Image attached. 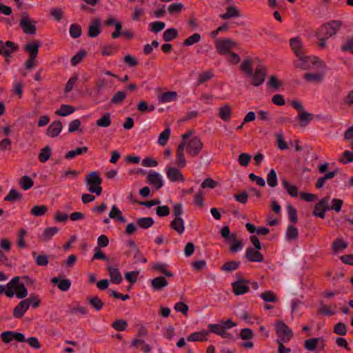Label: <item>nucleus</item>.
<instances>
[{"label": "nucleus", "instance_id": "1", "mask_svg": "<svg viewBox=\"0 0 353 353\" xmlns=\"http://www.w3.org/2000/svg\"><path fill=\"white\" fill-rule=\"evenodd\" d=\"M14 295L20 299L28 295V290L19 276H14L7 283L6 296L12 298Z\"/></svg>", "mask_w": 353, "mask_h": 353}, {"label": "nucleus", "instance_id": "2", "mask_svg": "<svg viewBox=\"0 0 353 353\" xmlns=\"http://www.w3.org/2000/svg\"><path fill=\"white\" fill-rule=\"evenodd\" d=\"M236 326V323L233 322L231 319L226 321H221L219 323L209 324L207 330L210 333H214L222 337L223 339H230L232 335L226 332L232 327Z\"/></svg>", "mask_w": 353, "mask_h": 353}, {"label": "nucleus", "instance_id": "3", "mask_svg": "<svg viewBox=\"0 0 353 353\" xmlns=\"http://www.w3.org/2000/svg\"><path fill=\"white\" fill-rule=\"evenodd\" d=\"M88 190L91 193H95L97 196L101 194L102 188L101 186L102 179L96 171L88 174L85 179Z\"/></svg>", "mask_w": 353, "mask_h": 353}, {"label": "nucleus", "instance_id": "4", "mask_svg": "<svg viewBox=\"0 0 353 353\" xmlns=\"http://www.w3.org/2000/svg\"><path fill=\"white\" fill-rule=\"evenodd\" d=\"M274 328L277 335L276 342L288 343L293 338L292 330L283 321H276Z\"/></svg>", "mask_w": 353, "mask_h": 353}, {"label": "nucleus", "instance_id": "5", "mask_svg": "<svg viewBox=\"0 0 353 353\" xmlns=\"http://www.w3.org/2000/svg\"><path fill=\"white\" fill-rule=\"evenodd\" d=\"M267 76V69L262 65H258L254 72L251 73L250 78L251 84L254 87H259L265 82V77Z\"/></svg>", "mask_w": 353, "mask_h": 353}, {"label": "nucleus", "instance_id": "6", "mask_svg": "<svg viewBox=\"0 0 353 353\" xmlns=\"http://www.w3.org/2000/svg\"><path fill=\"white\" fill-rule=\"evenodd\" d=\"M218 53L221 55L230 53L231 50L236 46V43L230 39H216L214 43Z\"/></svg>", "mask_w": 353, "mask_h": 353}, {"label": "nucleus", "instance_id": "7", "mask_svg": "<svg viewBox=\"0 0 353 353\" xmlns=\"http://www.w3.org/2000/svg\"><path fill=\"white\" fill-rule=\"evenodd\" d=\"M203 148V143L198 137L190 138L186 143V152L191 157H196Z\"/></svg>", "mask_w": 353, "mask_h": 353}, {"label": "nucleus", "instance_id": "8", "mask_svg": "<svg viewBox=\"0 0 353 353\" xmlns=\"http://www.w3.org/2000/svg\"><path fill=\"white\" fill-rule=\"evenodd\" d=\"M341 26L342 23L341 21H331L330 22L323 25L321 27L320 32L323 35L325 36L326 38H330L336 34Z\"/></svg>", "mask_w": 353, "mask_h": 353}, {"label": "nucleus", "instance_id": "9", "mask_svg": "<svg viewBox=\"0 0 353 353\" xmlns=\"http://www.w3.org/2000/svg\"><path fill=\"white\" fill-rule=\"evenodd\" d=\"M249 283V280L238 279L232 283L234 294L239 296L248 293L250 290Z\"/></svg>", "mask_w": 353, "mask_h": 353}, {"label": "nucleus", "instance_id": "10", "mask_svg": "<svg viewBox=\"0 0 353 353\" xmlns=\"http://www.w3.org/2000/svg\"><path fill=\"white\" fill-rule=\"evenodd\" d=\"M330 199L329 196H325L315 205L313 211L314 216L321 219L325 218V212L329 209Z\"/></svg>", "mask_w": 353, "mask_h": 353}, {"label": "nucleus", "instance_id": "11", "mask_svg": "<svg viewBox=\"0 0 353 353\" xmlns=\"http://www.w3.org/2000/svg\"><path fill=\"white\" fill-rule=\"evenodd\" d=\"M1 339L6 343H9L12 341L17 342H24L26 341L23 334L14 331L3 332L1 334Z\"/></svg>", "mask_w": 353, "mask_h": 353}, {"label": "nucleus", "instance_id": "12", "mask_svg": "<svg viewBox=\"0 0 353 353\" xmlns=\"http://www.w3.org/2000/svg\"><path fill=\"white\" fill-rule=\"evenodd\" d=\"M35 23L36 22L31 20L28 16H23L19 21V26L24 33L27 34H35Z\"/></svg>", "mask_w": 353, "mask_h": 353}, {"label": "nucleus", "instance_id": "13", "mask_svg": "<svg viewBox=\"0 0 353 353\" xmlns=\"http://www.w3.org/2000/svg\"><path fill=\"white\" fill-rule=\"evenodd\" d=\"M18 49V46L12 41H7L3 43L0 41V54L6 57H10L11 54L17 52Z\"/></svg>", "mask_w": 353, "mask_h": 353}, {"label": "nucleus", "instance_id": "14", "mask_svg": "<svg viewBox=\"0 0 353 353\" xmlns=\"http://www.w3.org/2000/svg\"><path fill=\"white\" fill-rule=\"evenodd\" d=\"M147 181L150 185L154 186L157 190L161 188L163 185L162 176L154 170H150L148 172Z\"/></svg>", "mask_w": 353, "mask_h": 353}, {"label": "nucleus", "instance_id": "15", "mask_svg": "<svg viewBox=\"0 0 353 353\" xmlns=\"http://www.w3.org/2000/svg\"><path fill=\"white\" fill-rule=\"evenodd\" d=\"M166 175L171 182H183L185 181V178L179 169L174 167L166 168Z\"/></svg>", "mask_w": 353, "mask_h": 353}, {"label": "nucleus", "instance_id": "16", "mask_svg": "<svg viewBox=\"0 0 353 353\" xmlns=\"http://www.w3.org/2000/svg\"><path fill=\"white\" fill-rule=\"evenodd\" d=\"M290 46L296 56H301L305 54L303 43L300 37H296L290 40Z\"/></svg>", "mask_w": 353, "mask_h": 353}, {"label": "nucleus", "instance_id": "17", "mask_svg": "<svg viewBox=\"0 0 353 353\" xmlns=\"http://www.w3.org/2000/svg\"><path fill=\"white\" fill-rule=\"evenodd\" d=\"M245 257L249 261L252 262H263L264 260L262 254L252 247H248L246 249Z\"/></svg>", "mask_w": 353, "mask_h": 353}, {"label": "nucleus", "instance_id": "18", "mask_svg": "<svg viewBox=\"0 0 353 353\" xmlns=\"http://www.w3.org/2000/svg\"><path fill=\"white\" fill-rule=\"evenodd\" d=\"M62 123L60 121L52 122L46 130V134L50 137H57L62 130Z\"/></svg>", "mask_w": 353, "mask_h": 353}, {"label": "nucleus", "instance_id": "19", "mask_svg": "<svg viewBox=\"0 0 353 353\" xmlns=\"http://www.w3.org/2000/svg\"><path fill=\"white\" fill-rule=\"evenodd\" d=\"M29 309V303L25 299L20 301L13 310V316L14 318H21L26 311Z\"/></svg>", "mask_w": 353, "mask_h": 353}, {"label": "nucleus", "instance_id": "20", "mask_svg": "<svg viewBox=\"0 0 353 353\" xmlns=\"http://www.w3.org/2000/svg\"><path fill=\"white\" fill-rule=\"evenodd\" d=\"M107 270L109 272L110 281L112 283L114 284H119L121 283L123 279L117 268L107 265Z\"/></svg>", "mask_w": 353, "mask_h": 353}, {"label": "nucleus", "instance_id": "21", "mask_svg": "<svg viewBox=\"0 0 353 353\" xmlns=\"http://www.w3.org/2000/svg\"><path fill=\"white\" fill-rule=\"evenodd\" d=\"M209 335V332L207 330H203L200 332H195L190 334L188 338V341L191 342H196V341H206L208 340V336Z\"/></svg>", "mask_w": 353, "mask_h": 353}, {"label": "nucleus", "instance_id": "22", "mask_svg": "<svg viewBox=\"0 0 353 353\" xmlns=\"http://www.w3.org/2000/svg\"><path fill=\"white\" fill-rule=\"evenodd\" d=\"M51 282L57 285L58 288L63 292H67L70 286L71 282L67 279H59L58 277H52Z\"/></svg>", "mask_w": 353, "mask_h": 353}, {"label": "nucleus", "instance_id": "23", "mask_svg": "<svg viewBox=\"0 0 353 353\" xmlns=\"http://www.w3.org/2000/svg\"><path fill=\"white\" fill-rule=\"evenodd\" d=\"M296 119L299 121L300 126L306 127L314 119V114L305 110L301 112H298Z\"/></svg>", "mask_w": 353, "mask_h": 353}, {"label": "nucleus", "instance_id": "24", "mask_svg": "<svg viewBox=\"0 0 353 353\" xmlns=\"http://www.w3.org/2000/svg\"><path fill=\"white\" fill-rule=\"evenodd\" d=\"M297 60L294 61V65L296 68H300L303 70H306L310 68L309 61L311 59L310 57H307L305 54L301 56H296Z\"/></svg>", "mask_w": 353, "mask_h": 353}, {"label": "nucleus", "instance_id": "25", "mask_svg": "<svg viewBox=\"0 0 353 353\" xmlns=\"http://www.w3.org/2000/svg\"><path fill=\"white\" fill-rule=\"evenodd\" d=\"M109 217L114 221H120L122 223L126 222V219L123 216L122 212L115 205H112L109 212Z\"/></svg>", "mask_w": 353, "mask_h": 353}, {"label": "nucleus", "instance_id": "26", "mask_svg": "<svg viewBox=\"0 0 353 353\" xmlns=\"http://www.w3.org/2000/svg\"><path fill=\"white\" fill-rule=\"evenodd\" d=\"M168 282L164 276H160L151 281V286L155 291H160L168 286Z\"/></svg>", "mask_w": 353, "mask_h": 353}, {"label": "nucleus", "instance_id": "27", "mask_svg": "<svg viewBox=\"0 0 353 353\" xmlns=\"http://www.w3.org/2000/svg\"><path fill=\"white\" fill-rule=\"evenodd\" d=\"M100 28V19H94L88 27V36L91 38L97 37L101 32Z\"/></svg>", "mask_w": 353, "mask_h": 353}, {"label": "nucleus", "instance_id": "28", "mask_svg": "<svg viewBox=\"0 0 353 353\" xmlns=\"http://www.w3.org/2000/svg\"><path fill=\"white\" fill-rule=\"evenodd\" d=\"M285 239L289 242L294 241L298 239L299 230L293 225H289L285 232Z\"/></svg>", "mask_w": 353, "mask_h": 353}, {"label": "nucleus", "instance_id": "29", "mask_svg": "<svg viewBox=\"0 0 353 353\" xmlns=\"http://www.w3.org/2000/svg\"><path fill=\"white\" fill-rule=\"evenodd\" d=\"M59 231V229L57 227L47 228L43 230L42 234L40 236V239L43 241H49L52 238V236L58 233Z\"/></svg>", "mask_w": 353, "mask_h": 353}, {"label": "nucleus", "instance_id": "30", "mask_svg": "<svg viewBox=\"0 0 353 353\" xmlns=\"http://www.w3.org/2000/svg\"><path fill=\"white\" fill-rule=\"evenodd\" d=\"M176 98V92H166L158 96V101L159 103H169L175 101Z\"/></svg>", "mask_w": 353, "mask_h": 353}, {"label": "nucleus", "instance_id": "31", "mask_svg": "<svg viewBox=\"0 0 353 353\" xmlns=\"http://www.w3.org/2000/svg\"><path fill=\"white\" fill-rule=\"evenodd\" d=\"M232 109L228 104H225L219 109V117L224 121H229L231 119Z\"/></svg>", "mask_w": 353, "mask_h": 353}, {"label": "nucleus", "instance_id": "32", "mask_svg": "<svg viewBox=\"0 0 353 353\" xmlns=\"http://www.w3.org/2000/svg\"><path fill=\"white\" fill-rule=\"evenodd\" d=\"M219 17L221 19L224 20L230 18L239 17H240V12L236 7L231 6L226 9L225 13L221 14Z\"/></svg>", "mask_w": 353, "mask_h": 353}, {"label": "nucleus", "instance_id": "33", "mask_svg": "<svg viewBox=\"0 0 353 353\" xmlns=\"http://www.w3.org/2000/svg\"><path fill=\"white\" fill-rule=\"evenodd\" d=\"M40 43L38 41L28 43L24 46V50L30 54V57H37L39 52Z\"/></svg>", "mask_w": 353, "mask_h": 353}, {"label": "nucleus", "instance_id": "34", "mask_svg": "<svg viewBox=\"0 0 353 353\" xmlns=\"http://www.w3.org/2000/svg\"><path fill=\"white\" fill-rule=\"evenodd\" d=\"M170 227L179 234H182L185 230L184 221L183 219H174L170 223Z\"/></svg>", "mask_w": 353, "mask_h": 353}, {"label": "nucleus", "instance_id": "35", "mask_svg": "<svg viewBox=\"0 0 353 353\" xmlns=\"http://www.w3.org/2000/svg\"><path fill=\"white\" fill-rule=\"evenodd\" d=\"M75 111L73 106L70 105L63 104L60 106L59 109L56 110L55 114L57 116L67 117L72 114Z\"/></svg>", "mask_w": 353, "mask_h": 353}, {"label": "nucleus", "instance_id": "36", "mask_svg": "<svg viewBox=\"0 0 353 353\" xmlns=\"http://www.w3.org/2000/svg\"><path fill=\"white\" fill-rule=\"evenodd\" d=\"M131 344L135 348H140L145 353H150L151 352V347L143 340L135 339L132 341Z\"/></svg>", "mask_w": 353, "mask_h": 353}, {"label": "nucleus", "instance_id": "37", "mask_svg": "<svg viewBox=\"0 0 353 353\" xmlns=\"http://www.w3.org/2000/svg\"><path fill=\"white\" fill-rule=\"evenodd\" d=\"M241 262L238 261H230L225 262L221 268V270L224 272H230L234 271L239 268Z\"/></svg>", "mask_w": 353, "mask_h": 353}, {"label": "nucleus", "instance_id": "38", "mask_svg": "<svg viewBox=\"0 0 353 353\" xmlns=\"http://www.w3.org/2000/svg\"><path fill=\"white\" fill-rule=\"evenodd\" d=\"M282 185L286 192L292 197H296L298 195V188L292 185L289 181L285 179L282 180Z\"/></svg>", "mask_w": 353, "mask_h": 353}, {"label": "nucleus", "instance_id": "39", "mask_svg": "<svg viewBox=\"0 0 353 353\" xmlns=\"http://www.w3.org/2000/svg\"><path fill=\"white\" fill-rule=\"evenodd\" d=\"M32 256L34 258L35 263L39 266H46L49 263V257L46 254L37 255L35 252H32Z\"/></svg>", "mask_w": 353, "mask_h": 353}, {"label": "nucleus", "instance_id": "40", "mask_svg": "<svg viewBox=\"0 0 353 353\" xmlns=\"http://www.w3.org/2000/svg\"><path fill=\"white\" fill-rule=\"evenodd\" d=\"M88 150V148L86 146L81 147V148H77L75 150H70L68 152H67L65 155V158L66 159H72L74 158L75 157L78 155H81L83 153L87 152Z\"/></svg>", "mask_w": 353, "mask_h": 353}, {"label": "nucleus", "instance_id": "41", "mask_svg": "<svg viewBox=\"0 0 353 353\" xmlns=\"http://www.w3.org/2000/svg\"><path fill=\"white\" fill-rule=\"evenodd\" d=\"M111 121L110 114L107 112L97 120L96 124L99 127L108 128L110 125Z\"/></svg>", "mask_w": 353, "mask_h": 353}, {"label": "nucleus", "instance_id": "42", "mask_svg": "<svg viewBox=\"0 0 353 353\" xmlns=\"http://www.w3.org/2000/svg\"><path fill=\"white\" fill-rule=\"evenodd\" d=\"M303 79L308 82H321L323 79V74L321 73H305Z\"/></svg>", "mask_w": 353, "mask_h": 353}, {"label": "nucleus", "instance_id": "43", "mask_svg": "<svg viewBox=\"0 0 353 353\" xmlns=\"http://www.w3.org/2000/svg\"><path fill=\"white\" fill-rule=\"evenodd\" d=\"M178 31L174 28H168L163 32V39L166 41H171L178 37Z\"/></svg>", "mask_w": 353, "mask_h": 353}, {"label": "nucleus", "instance_id": "44", "mask_svg": "<svg viewBox=\"0 0 353 353\" xmlns=\"http://www.w3.org/2000/svg\"><path fill=\"white\" fill-rule=\"evenodd\" d=\"M252 61L251 59L247 58L245 59L241 65V70L244 72V74L248 77L251 75L252 71Z\"/></svg>", "mask_w": 353, "mask_h": 353}, {"label": "nucleus", "instance_id": "45", "mask_svg": "<svg viewBox=\"0 0 353 353\" xmlns=\"http://www.w3.org/2000/svg\"><path fill=\"white\" fill-rule=\"evenodd\" d=\"M154 223V220L150 217L139 218L137 220V225L142 229L150 228Z\"/></svg>", "mask_w": 353, "mask_h": 353}, {"label": "nucleus", "instance_id": "46", "mask_svg": "<svg viewBox=\"0 0 353 353\" xmlns=\"http://www.w3.org/2000/svg\"><path fill=\"white\" fill-rule=\"evenodd\" d=\"M22 199V195L15 189H11L8 194L4 198V201L10 202H15Z\"/></svg>", "mask_w": 353, "mask_h": 353}, {"label": "nucleus", "instance_id": "47", "mask_svg": "<svg viewBox=\"0 0 353 353\" xmlns=\"http://www.w3.org/2000/svg\"><path fill=\"white\" fill-rule=\"evenodd\" d=\"M220 232L222 237L228 241H234L236 240V234H230V230L228 225L223 226Z\"/></svg>", "mask_w": 353, "mask_h": 353}, {"label": "nucleus", "instance_id": "48", "mask_svg": "<svg viewBox=\"0 0 353 353\" xmlns=\"http://www.w3.org/2000/svg\"><path fill=\"white\" fill-rule=\"evenodd\" d=\"M88 302L90 306L97 311H100L104 305L103 302L97 296L89 298Z\"/></svg>", "mask_w": 353, "mask_h": 353}, {"label": "nucleus", "instance_id": "49", "mask_svg": "<svg viewBox=\"0 0 353 353\" xmlns=\"http://www.w3.org/2000/svg\"><path fill=\"white\" fill-rule=\"evenodd\" d=\"M52 154V150L50 146L47 145L43 148L39 154L38 158L41 163H45L50 159Z\"/></svg>", "mask_w": 353, "mask_h": 353}, {"label": "nucleus", "instance_id": "50", "mask_svg": "<svg viewBox=\"0 0 353 353\" xmlns=\"http://www.w3.org/2000/svg\"><path fill=\"white\" fill-rule=\"evenodd\" d=\"M171 130L169 127L165 128L160 134L158 139V143L164 146L168 143V141L170 137Z\"/></svg>", "mask_w": 353, "mask_h": 353}, {"label": "nucleus", "instance_id": "51", "mask_svg": "<svg viewBox=\"0 0 353 353\" xmlns=\"http://www.w3.org/2000/svg\"><path fill=\"white\" fill-rule=\"evenodd\" d=\"M48 211V208L44 205H34L32 207L30 211V214L34 216H43Z\"/></svg>", "mask_w": 353, "mask_h": 353}, {"label": "nucleus", "instance_id": "52", "mask_svg": "<svg viewBox=\"0 0 353 353\" xmlns=\"http://www.w3.org/2000/svg\"><path fill=\"white\" fill-rule=\"evenodd\" d=\"M153 269L159 271V272L165 274L168 277H172L173 273L168 270V265L165 263H158L153 265Z\"/></svg>", "mask_w": 353, "mask_h": 353}, {"label": "nucleus", "instance_id": "53", "mask_svg": "<svg viewBox=\"0 0 353 353\" xmlns=\"http://www.w3.org/2000/svg\"><path fill=\"white\" fill-rule=\"evenodd\" d=\"M321 338H312L305 341L304 346L308 351H314L317 347Z\"/></svg>", "mask_w": 353, "mask_h": 353}, {"label": "nucleus", "instance_id": "54", "mask_svg": "<svg viewBox=\"0 0 353 353\" xmlns=\"http://www.w3.org/2000/svg\"><path fill=\"white\" fill-rule=\"evenodd\" d=\"M19 184L24 190H28L33 186L34 181L29 176H23L20 179Z\"/></svg>", "mask_w": 353, "mask_h": 353}, {"label": "nucleus", "instance_id": "55", "mask_svg": "<svg viewBox=\"0 0 353 353\" xmlns=\"http://www.w3.org/2000/svg\"><path fill=\"white\" fill-rule=\"evenodd\" d=\"M165 24L163 21H154L149 24V30L150 32L158 33L164 29Z\"/></svg>", "mask_w": 353, "mask_h": 353}, {"label": "nucleus", "instance_id": "56", "mask_svg": "<svg viewBox=\"0 0 353 353\" xmlns=\"http://www.w3.org/2000/svg\"><path fill=\"white\" fill-rule=\"evenodd\" d=\"M260 297L265 302L274 303L277 301L276 295L270 290L261 293Z\"/></svg>", "mask_w": 353, "mask_h": 353}, {"label": "nucleus", "instance_id": "57", "mask_svg": "<svg viewBox=\"0 0 353 353\" xmlns=\"http://www.w3.org/2000/svg\"><path fill=\"white\" fill-rule=\"evenodd\" d=\"M267 183L270 187L274 188L277 185V175L274 169H272L267 176Z\"/></svg>", "mask_w": 353, "mask_h": 353}, {"label": "nucleus", "instance_id": "58", "mask_svg": "<svg viewBox=\"0 0 353 353\" xmlns=\"http://www.w3.org/2000/svg\"><path fill=\"white\" fill-rule=\"evenodd\" d=\"M201 39V37L199 33H194L192 36L187 38L184 40L183 44L185 46H190L198 42H199Z\"/></svg>", "mask_w": 353, "mask_h": 353}, {"label": "nucleus", "instance_id": "59", "mask_svg": "<svg viewBox=\"0 0 353 353\" xmlns=\"http://www.w3.org/2000/svg\"><path fill=\"white\" fill-rule=\"evenodd\" d=\"M126 97V93L123 91H118L111 99L110 103L114 105L120 104Z\"/></svg>", "mask_w": 353, "mask_h": 353}, {"label": "nucleus", "instance_id": "60", "mask_svg": "<svg viewBox=\"0 0 353 353\" xmlns=\"http://www.w3.org/2000/svg\"><path fill=\"white\" fill-rule=\"evenodd\" d=\"M287 210L289 221L293 223H296L298 221L296 209L292 205H289Z\"/></svg>", "mask_w": 353, "mask_h": 353}, {"label": "nucleus", "instance_id": "61", "mask_svg": "<svg viewBox=\"0 0 353 353\" xmlns=\"http://www.w3.org/2000/svg\"><path fill=\"white\" fill-rule=\"evenodd\" d=\"M85 55L86 52L84 50L79 51L74 57H72L71 65L72 66H76L83 60Z\"/></svg>", "mask_w": 353, "mask_h": 353}, {"label": "nucleus", "instance_id": "62", "mask_svg": "<svg viewBox=\"0 0 353 353\" xmlns=\"http://www.w3.org/2000/svg\"><path fill=\"white\" fill-rule=\"evenodd\" d=\"M112 327L117 331H124L128 327V323L125 320L117 319L112 323Z\"/></svg>", "mask_w": 353, "mask_h": 353}, {"label": "nucleus", "instance_id": "63", "mask_svg": "<svg viewBox=\"0 0 353 353\" xmlns=\"http://www.w3.org/2000/svg\"><path fill=\"white\" fill-rule=\"evenodd\" d=\"M69 32L72 38L77 39L81 35V28L80 26L73 23L70 26Z\"/></svg>", "mask_w": 353, "mask_h": 353}, {"label": "nucleus", "instance_id": "64", "mask_svg": "<svg viewBox=\"0 0 353 353\" xmlns=\"http://www.w3.org/2000/svg\"><path fill=\"white\" fill-rule=\"evenodd\" d=\"M343 52H350L353 54V37L347 38L341 46Z\"/></svg>", "mask_w": 353, "mask_h": 353}]
</instances>
